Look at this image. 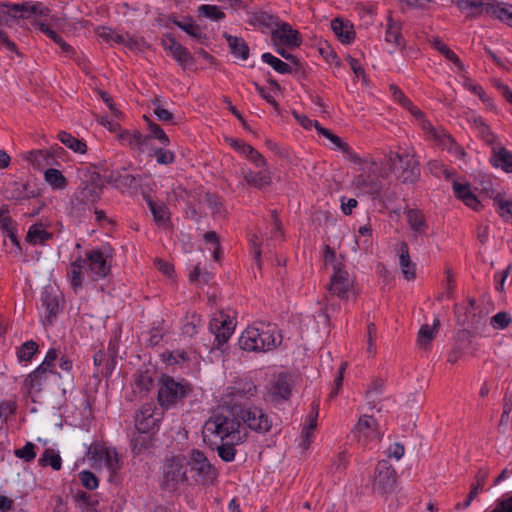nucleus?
Instances as JSON below:
<instances>
[{"instance_id":"nucleus-45","label":"nucleus","mask_w":512,"mask_h":512,"mask_svg":"<svg viewBox=\"0 0 512 512\" xmlns=\"http://www.w3.org/2000/svg\"><path fill=\"white\" fill-rule=\"evenodd\" d=\"M38 464L40 467L50 466L53 470L59 471L62 467V459L59 453L51 448H47L38 459Z\"/></svg>"},{"instance_id":"nucleus-60","label":"nucleus","mask_w":512,"mask_h":512,"mask_svg":"<svg viewBox=\"0 0 512 512\" xmlns=\"http://www.w3.org/2000/svg\"><path fill=\"white\" fill-rule=\"evenodd\" d=\"M118 180H120L118 188H125L128 190L136 191L138 188L141 187L142 177L139 175L134 176L131 174H121L118 177Z\"/></svg>"},{"instance_id":"nucleus-55","label":"nucleus","mask_w":512,"mask_h":512,"mask_svg":"<svg viewBox=\"0 0 512 512\" xmlns=\"http://www.w3.org/2000/svg\"><path fill=\"white\" fill-rule=\"evenodd\" d=\"M253 20L259 26H263L266 28H275L280 21L278 16L265 11L255 13Z\"/></svg>"},{"instance_id":"nucleus-40","label":"nucleus","mask_w":512,"mask_h":512,"mask_svg":"<svg viewBox=\"0 0 512 512\" xmlns=\"http://www.w3.org/2000/svg\"><path fill=\"white\" fill-rule=\"evenodd\" d=\"M153 435L151 433L138 432L131 437V450L133 454L139 455L145 449L152 446Z\"/></svg>"},{"instance_id":"nucleus-61","label":"nucleus","mask_w":512,"mask_h":512,"mask_svg":"<svg viewBox=\"0 0 512 512\" xmlns=\"http://www.w3.org/2000/svg\"><path fill=\"white\" fill-rule=\"evenodd\" d=\"M75 501L81 505H84L89 510L95 511L99 501L98 499L82 490L77 491V493L74 495Z\"/></svg>"},{"instance_id":"nucleus-35","label":"nucleus","mask_w":512,"mask_h":512,"mask_svg":"<svg viewBox=\"0 0 512 512\" xmlns=\"http://www.w3.org/2000/svg\"><path fill=\"white\" fill-rule=\"evenodd\" d=\"M225 38L228 42L231 53L242 60H246L249 57V47L245 40L241 37L232 36L225 34Z\"/></svg>"},{"instance_id":"nucleus-30","label":"nucleus","mask_w":512,"mask_h":512,"mask_svg":"<svg viewBox=\"0 0 512 512\" xmlns=\"http://www.w3.org/2000/svg\"><path fill=\"white\" fill-rule=\"evenodd\" d=\"M384 387L385 380L382 378H375L368 385V388L365 391V398L370 409L375 408L376 405L380 403V396L384 391Z\"/></svg>"},{"instance_id":"nucleus-21","label":"nucleus","mask_w":512,"mask_h":512,"mask_svg":"<svg viewBox=\"0 0 512 512\" xmlns=\"http://www.w3.org/2000/svg\"><path fill=\"white\" fill-rule=\"evenodd\" d=\"M118 139L131 148H137L140 152L144 151V146L150 141V136H144L138 130H124L118 135Z\"/></svg>"},{"instance_id":"nucleus-48","label":"nucleus","mask_w":512,"mask_h":512,"mask_svg":"<svg viewBox=\"0 0 512 512\" xmlns=\"http://www.w3.org/2000/svg\"><path fill=\"white\" fill-rule=\"evenodd\" d=\"M58 138L61 143L76 153L84 154L87 151V145L68 132H60Z\"/></svg>"},{"instance_id":"nucleus-3","label":"nucleus","mask_w":512,"mask_h":512,"mask_svg":"<svg viewBox=\"0 0 512 512\" xmlns=\"http://www.w3.org/2000/svg\"><path fill=\"white\" fill-rule=\"evenodd\" d=\"M397 172V178L404 184H414L420 178V164L414 155L390 152L381 169V176Z\"/></svg>"},{"instance_id":"nucleus-14","label":"nucleus","mask_w":512,"mask_h":512,"mask_svg":"<svg viewBox=\"0 0 512 512\" xmlns=\"http://www.w3.org/2000/svg\"><path fill=\"white\" fill-rule=\"evenodd\" d=\"M271 40L274 43H280L290 48L299 47L302 43V37L298 30L286 22L279 21V24L271 32Z\"/></svg>"},{"instance_id":"nucleus-59","label":"nucleus","mask_w":512,"mask_h":512,"mask_svg":"<svg viewBox=\"0 0 512 512\" xmlns=\"http://www.w3.org/2000/svg\"><path fill=\"white\" fill-rule=\"evenodd\" d=\"M488 476L489 469L479 468L475 475V482L471 484L470 493L477 497V495L483 491Z\"/></svg>"},{"instance_id":"nucleus-42","label":"nucleus","mask_w":512,"mask_h":512,"mask_svg":"<svg viewBox=\"0 0 512 512\" xmlns=\"http://www.w3.org/2000/svg\"><path fill=\"white\" fill-rule=\"evenodd\" d=\"M231 322L218 321L214 319L211 323V330L214 331L215 339L218 342V346L227 342L232 334Z\"/></svg>"},{"instance_id":"nucleus-51","label":"nucleus","mask_w":512,"mask_h":512,"mask_svg":"<svg viewBox=\"0 0 512 512\" xmlns=\"http://www.w3.org/2000/svg\"><path fill=\"white\" fill-rule=\"evenodd\" d=\"M261 59L280 74H290L292 72V68L289 64L275 57L271 53H263Z\"/></svg>"},{"instance_id":"nucleus-27","label":"nucleus","mask_w":512,"mask_h":512,"mask_svg":"<svg viewBox=\"0 0 512 512\" xmlns=\"http://www.w3.org/2000/svg\"><path fill=\"white\" fill-rule=\"evenodd\" d=\"M353 183L357 188L372 195L378 194L382 190L381 181L377 177L371 175L359 174L354 178Z\"/></svg>"},{"instance_id":"nucleus-47","label":"nucleus","mask_w":512,"mask_h":512,"mask_svg":"<svg viewBox=\"0 0 512 512\" xmlns=\"http://www.w3.org/2000/svg\"><path fill=\"white\" fill-rule=\"evenodd\" d=\"M433 47L439 51L447 60L451 61L460 70L464 69V65L460 58L439 38L432 40Z\"/></svg>"},{"instance_id":"nucleus-26","label":"nucleus","mask_w":512,"mask_h":512,"mask_svg":"<svg viewBox=\"0 0 512 512\" xmlns=\"http://www.w3.org/2000/svg\"><path fill=\"white\" fill-rule=\"evenodd\" d=\"M230 389L227 394L230 398L228 403H238L239 398L254 396L257 392V387L252 381H240Z\"/></svg>"},{"instance_id":"nucleus-31","label":"nucleus","mask_w":512,"mask_h":512,"mask_svg":"<svg viewBox=\"0 0 512 512\" xmlns=\"http://www.w3.org/2000/svg\"><path fill=\"white\" fill-rule=\"evenodd\" d=\"M439 326L440 320L435 318L432 326L424 324L420 327L417 338V343L420 348L427 349L429 347L439 330Z\"/></svg>"},{"instance_id":"nucleus-46","label":"nucleus","mask_w":512,"mask_h":512,"mask_svg":"<svg viewBox=\"0 0 512 512\" xmlns=\"http://www.w3.org/2000/svg\"><path fill=\"white\" fill-rule=\"evenodd\" d=\"M407 221L414 232L419 234H424L426 232L428 226L421 211L416 209L408 210Z\"/></svg>"},{"instance_id":"nucleus-57","label":"nucleus","mask_w":512,"mask_h":512,"mask_svg":"<svg viewBox=\"0 0 512 512\" xmlns=\"http://www.w3.org/2000/svg\"><path fill=\"white\" fill-rule=\"evenodd\" d=\"M147 125L148 129L150 130V139L155 138L160 141V143L164 146H167L169 144V138L167 134L164 132V130L155 122L150 120L147 116H143Z\"/></svg>"},{"instance_id":"nucleus-28","label":"nucleus","mask_w":512,"mask_h":512,"mask_svg":"<svg viewBox=\"0 0 512 512\" xmlns=\"http://www.w3.org/2000/svg\"><path fill=\"white\" fill-rule=\"evenodd\" d=\"M331 28L339 40L344 44H350L355 39V32L353 27L348 25L340 18H335L331 21Z\"/></svg>"},{"instance_id":"nucleus-63","label":"nucleus","mask_w":512,"mask_h":512,"mask_svg":"<svg viewBox=\"0 0 512 512\" xmlns=\"http://www.w3.org/2000/svg\"><path fill=\"white\" fill-rule=\"evenodd\" d=\"M512 322V317L508 312L501 311L490 318V325L496 330L507 328Z\"/></svg>"},{"instance_id":"nucleus-20","label":"nucleus","mask_w":512,"mask_h":512,"mask_svg":"<svg viewBox=\"0 0 512 512\" xmlns=\"http://www.w3.org/2000/svg\"><path fill=\"white\" fill-rule=\"evenodd\" d=\"M166 49L170 51L173 58L182 66V68L185 69L187 65L194 63V58L189 50L177 42L175 38H169V45L166 46Z\"/></svg>"},{"instance_id":"nucleus-32","label":"nucleus","mask_w":512,"mask_h":512,"mask_svg":"<svg viewBox=\"0 0 512 512\" xmlns=\"http://www.w3.org/2000/svg\"><path fill=\"white\" fill-rule=\"evenodd\" d=\"M318 412H319V403L318 402H312L311 405V412L308 416V425L304 426L302 430V447L304 449H307L311 443V437L313 434V431L315 430L317 426V418H318Z\"/></svg>"},{"instance_id":"nucleus-22","label":"nucleus","mask_w":512,"mask_h":512,"mask_svg":"<svg viewBox=\"0 0 512 512\" xmlns=\"http://www.w3.org/2000/svg\"><path fill=\"white\" fill-rule=\"evenodd\" d=\"M453 191L455 196L462 200L467 206L474 210H479L481 203L476 195L471 191L469 184H461L456 181L453 182Z\"/></svg>"},{"instance_id":"nucleus-19","label":"nucleus","mask_w":512,"mask_h":512,"mask_svg":"<svg viewBox=\"0 0 512 512\" xmlns=\"http://www.w3.org/2000/svg\"><path fill=\"white\" fill-rule=\"evenodd\" d=\"M385 41L387 43H392L401 49L405 47V39L402 35V23L394 20L391 12H389L387 17Z\"/></svg>"},{"instance_id":"nucleus-6","label":"nucleus","mask_w":512,"mask_h":512,"mask_svg":"<svg viewBox=\"0 0 512 512\" xmlns=\"http://www.w3.org/2000/svg\"><path fill=\"white\" fill-rule=\"evenodd\" d=\"M185 456L189 483L209 485L216 480L217 471L202 451L193 449Z\"/></svg>"},{"instance_id":"nucleus-1","label":"nucleus","mask_w":512,"mask_h":512,"mask_svg":"<svg viewBox=\"0 0 512 512\" xmlns=\"http://www.w3.org/2000/svg\"><path fill=\"white\" fill-rule=\"evenodd\" d=\"M202 436L209 447L217 444V440L233 439L236 443H243L247 432L241 430V421L237 416V403H226L221 411L214 413L206 420Z\"/></svg>"},{"instance_id":"nucleus-5","label":"nucleus","mask_w":512,"mask_h":512,"mask_svg":"<svg viewBox=\"0 0 512 512\" xmlns=\"http://www.w3.org/2000/svg\"><path fill=\"white\" fill-rule=\"evenodd\" d=\"M183 484H189L186 456L176 455L166 459L162 467L161 488L171 492Z\"/></svg>"},{"instance_id":"nucleus-33","label":"nucleus","mask_w":512,"mask_h":512,"mask_svg":"<svg viewBox=\"0 0 512 512\" xmlns=\"http://www.w3.org/2000/svg\"><path fill=\"white\" fill-rule=\"evenodd\" d=\"M143 197L153 215L154 221L157 225L164 226L169 221V212L167 207L164 204L158 205L156 204L152 198L146 194L144 191L142 192Z\"/></svg>"},{"instance_id":"nucleus-62","label":"nucleus","mask_w":512,"mask_h":512,"mask_svg":"<svg viewBox=\"0 0 512 512\" xmlns=\"http://www.w3.org/2000/svg\"><path fill=\"white\" fill-rule=\"evenodd\" d=\"M83 177L84 179H82V183L91 185L92 187L103 191L104 184L102 182L101 175L99 174V172L95 170L85 169L83 170Z\"/></svg>"},{"instance_id":"nucleus-49","label":"nucleus","mask_w":512,"mask_h":512,"mask_svg":"<svg viewBox=\"0 0 512 512\" xmlns=\"http://www.w3.org/2000/svg\"><path fill=\"white\" fill-rule=\"evenodd\" d=\"M45 181L53 189H64L67 186V179L64 177L62 172L58 169L49 168L44 173Z\"/></svg>"},{"instance_id":"nucleus-16","label":"nucleus","mask_w":512,"mask_h":512,"mask_svg":"<svg viewBox=\"0 0 512 512\" xmlns=\"http://www.w3.org/2000/svg\"><path fill=\"white\" fill-rule=\"evenodd\" d=\"M469 348H473L474 351L477 350V347L473 346L471 332L467 329H461L456 333L455 344L447 355V362L452 365L455 364Z\"/></svg>"},{"instance_id":"nucleus-25","label":"nucleus","mask_w":512,"mask_h":512,"mask_svg":"<svg viewBox=\"0 0 512 512\" xmlns=\"http://www.w3.org/2000/svg\"><path fill=\"white\" fill-rule=\"evenodd\" d=\"M490 163L493 167L501 168L506 173H512V152L504 147L493 149Z\"/></svg>"},{"instance_id":"nucleus-64","label":"nucleus","mask_w":512,"mask_h":512,"mask_svg":"<svg viewBox=\"0 0 512 512\" xmlns=\"http://www.w3.org/2000/svg\"><path fill=\"white\" fill-rule=\"evenodd\" d=\"M91 205L88 201H79L77 196L73 195L70 200V213L73 216L81 217L86 211H90Z\"/></svg>"},{"instance_id":"nucleus-54","label":"nucleus","mask_w":512,"mask_h":512,"mask_svg":"<svg viewBox=\"0 0 512 512\" xmlns=\"http://www.w3.org/2000/svg\"><path fill=\"white\" fill-rule=\"evenodd\" d=\"M101 455H104L105 466L111 473H116L120 469L118 453L115 449H101Z\"/></svg>"},{"instance_id":"nucleus-53","label":"nucleus","mask_w":512,"mask_h":512,"mask_svg":"<svg viewBox=\"0 0 512 512\" xmlns=\"http://www.w3.org/2000/svg\"><path fill=\"white\" fill-rule=\"evenodd\" d=\"M49 13L50 9L41 2H24L23 14H20L19 17L28 18L30 15L46 17Z\"/></svg>"},{"instance_id":"nucleus-17","label":"nucleus","mask_w":512,"mask_h":512,"mask_svg":"<svg viewBox=\"0 0 512 512\" xmlns=\"http://www.w3.org/2000/svg\"><path fill=\"white\" fill-rule=\"evenodd\" d=\"M39 189L32 188L29 181L20 183L18 181L10 182L4 189V196L8 200H24L39 196Z\"/></svg>"},{"instance_id":"nucleus-11","label":"nucleus","mask_w":512,"mask_h":512,"mask_svg":"<svg viewBox=\"0 0 512 512\" xmlns=\"http://www.w3.org/2000/svg\"><path fill=\"white\" fill-rule=\"evenodd\" d=\"M351 435L365 446L370 440L380 439L378 423L372 416L363 415L352 428Z\"/></svg>"},{"instance_id":"nucleus-44","label":"nucleus","mask_w":512,"mask_h":512,"mask_svg":"<svg viewBox=\"0 0 512 512\" xmlns=\"http://www.w3.org/2000/svg\"><path fill=\"white\" fill-rule=\"evenodd\" d=\"M101 194L102 190H98L91 185H87L82 182L74 193L79 201H88L91 204H95L100 199Z\"/></svg>"},{"instance_id":"nucleus-29","label":"nucleus","mask_w":512,"mask_h":512,"mask_svg":"<svg viewBox=\"0 0 512 512\" xmlns=\"http://www.w3.org/2000/svg\"><path fill=\"white\" fill-rule=\"evenodd\" d=\"M41 303L45 308L46 320L52 323L59 313V299L58 296L48 290H45L41 295Z\"/></svg>"},{"instance_id":"nucleus-4","label":"nucleus","mask_w":512,"mask_h":512,"mask_svg":"<svg viewBox=\"0 0 512 512\" xmlns=\"http://www.w3.org/2000/svg\"><path fill=\"white\" fill-rule=\"evenodd\" d=\"M193 391V386L187 380H175L169 375L162 374L159 379L157 400L161 408L168 410L184 403V400L191 396Z\"/></svg>"},{"instance_id":"nucleus-39","label":"nucleus","mask_w":512,"mask_h":512,"mask_svg":"<svg viewBox=\"0 0 512 512\" xmlns=\"http://www.w3.org/2000/svg\"><path fill=\"white\" fill-rule=\"evenodd\" d=\"M239 443L234 442L233 439H226L224 441L217 440V444H214L211 449H216L218 456L224 462H231L235 459L236 449L235 446Z\"/></svg>"},{"instance_id":"nucleus-43","label":"nucleus","mask_w":512,"mask_h":512,"mask_svg":"<svg viewBox=\"0 0 512 512\" xmlns=\"http://www.w3.org/2000/svg\"><path fill=\"white\" fill-rule=\"evenodd\" d=\"M243 176L247 184L261 188L271 183V177L267 171L253 172L250 169L243 170Z\"/></svg>"},{"instance_id":"nucleus-7","label":"nucleus","mask_w":512,"mask_h":512,"mask_svg":"<svg viewBox=\"0 0 512 512\" xmlns=\"http://www.w3.org/2000/svg\"><path fill=\"white\" fill-rule=\"evenodd\" d=\"M237 416L242 425H247L251 430L258 433H266L271 429V421L267 414L259 407H242L237 403Z\"/></svg>"},{"instance_id":"nucleus-9","label":"nucleus","mask_w":512,"mask_h":512,"mask_svg":"<svg viewBox=\"0 0 512 512\" xmlns=\"http://www.w3.org/2000/svg\"><path fill=\"white\" fill-rule=\"evenodd\" d=\"M334 272L327 285V290L330 296H337L340 299H347L349 292L353 288V279L350 277L347 270L341 267V264H335Z\"/></svg>"},{"instance_id":"nucleus-34","label":"nucleus","mask_w":512,"mask_h":512,"mask_svg":"<svg viewBox=\"0 0 512 512\" xmlns=\"http://www.w3.org/2000/svg\"><path fill=\"white\" fill-rule=\"evenodd\" d=\"M85 265L86 260L79 256L67 269V276L74 291L82 287V269Z\"/></svg>"},{"instance_id":"nucleus-50","label":"nucleus","mask_w":512,"mask_h":512,"mask_svg":"<svg viewBox=\"0 0 512 512\" xmlns=\"http://www.w3.org/2000/svg\"><path fill=\"white\" fill-rule=\"evenodd\" d=\"M39 350V345L34 340L24 342L17 349V359L20 362H30Z\"/></svg>"},{"instance_id":"nucleus-15","label":"nucleus","mask_w":512,"mask_h":512,"mask_svg":"<svg viewBox=\"0 0 512 512\" xmlns=\"http://www.w3.org/2000/svg\"><path fill=\"white\" fill-rule=\"evenodd\" d=\"M51 375H55V373L41 366H37L24 379L22 389H24L28 395L34 393L38 394L42 392L44 385Z\"/></svg>"},{"instance_id":"nucleus-10","label":"nucleus","mask_w":512,"mask_h":512,"mask_svg":"<svg viewBox=\"0 0 512 512\" xmlns=\"http://www.w3.org/2000/svg\"><path fill=\"white\" fill-rule=\"evenodd\" d=\"M161 413L156 412L152 403L144 404L135 414V428L138 432L155 434L159 429Z\"/></svg>"},{"instance_id":"nucleus-52","label":"nucleus","mask_w":512,"mask_h":512,"mask_svg":"<svg viewBox=\"0 0 512 512\" xmlns=\"http://www.w3.org/2000/svg\"><path fill=\"white\" fill-rule=\"evenodd\" d=\"M493 205L496 207L498 214L512 224V200H505L500 194H497L493 198Z\"/></svg>"},{"instance_id":"nucleus-2","label":"nucleus","mask_w":512,"mask_h":512,"mask_svg":"<svg viewBox=\"0 0 512 512\" xmlns=\"http://www.w3.org/2000/svg\"><path fill=\"white\" fill-rule=\"evenodd\" d=\"M281 339L275 324L259 322L242 332L238 344L245 351L267 352L280 345Z\"/></svg>"},{"instance_id":"nucleus-18","label":"nucleus","mask_w":512,"mask_h":512,"mask_svg":"<svg viewBox=\"0 0 512 512\" xmlns=\"http://www.w3.org/2000/svg\"><path fill=\"white\" fill-rule=\"evenodd\" d=\"M59 367L62 372L56 371L57 376L62 384L59 385L63 394L66 393L67 388L72 389L74 387V376L72 374L73 362L67 355H61L59 358Z\"/></svg>"},{"instance_id":"nucleus-37","label":"nucleus","mask_w":512,"mask_h":512,"mask_svg":"<svg viewBox=\"0 0 512 512\" xmlns=\"http://www.w3.org/2000/svg\"><path fill=\"white\" fill-rule=\"evenodd\" d=\"M485 12L512 27V11L503 7L499 2L486 3Z\"/></svg>"},{"instance_id":"nucleus-23","label":"nucleus","mask_w":512,"mask_h":512,"mask_svg":"<svg viewBox=\"0 0 512 512\" xmlns=\"http://www.w3.org/2000/svg\"><path fill=\"white\" fill-rule=\"evenodd\" d=\"M399 262L404 278L408 281L415 279L416 266L410 259L409 247L406 242H402L399 246Z\"/></svg>"},{"instance_id":"nucleus-38","label":"nucleus","mask_w":512,"mask_h":512,"mask_svg":"<svg viewBox=\"0 0 512 512\" xmlns=\"http://www.w3.org/2000/svg\"><path fill=\"white\" fill-rule=\"evenodd\" d=\"M457 8L464 12L470 10L471 12L467 14V18H476L479 17L483 11H485V3L483 0H452Z\"/></svg>"},{"instance_id":"nucleus-8","label":"nucleus","mask_w":512,"mask_h":512,"mask_svg":"<svg viewBox=\"0 0 512 512\" xmlns=\"http://www.w3.org/2000/svg\"><path fill=\"white\" fill-rule=\"evenodd\" d=\"M294 387V377L281 372L271 380L267 391V399L272 403H281L290 399Z\"/></svg>"},{"instance_id":"nucleus-13","label":"nucleus","mask_w":512,"mask_h":512,"mask_svg":"<svg viewBox=\"0 0 512 512\" xmlns=\"http://www.w3.org/2000/svg\"><path fill=\"white\" fill-rule=\"evenodd\" d=\"M88 264L89 271L92 273L93 280L105 278L111 270V263L107 256L100 249H94L86 253L84 258Z\"/></svg>"},{"instance_id":"nucleus-12","label":"nucleus","mask_w":512,"mask_h":512,"mask_svg":"<svg viewBox=\"0 0 512 512\" xmlns=\"http://www.w3.org/2000/svg\"><path fill=\"white\" fill-rule=\"evenodd\" d=\"M396 484V471L388 460L378 462L375 469L374 487L387 493L393 490Z\"/></svg>"},{"instance_id":"nucleus-24","label":"nucleus","mask_w":512,"mask_h":512,"mask_svg":"<svg viewBox=\"0 0 512 512\" xmlns=\"http://www.w3.org/2000/svg\"><path fill=\"white\" fill-rule=\"evenodd\" d=\"M172 23L200 43L206 42V34L202 32L201 27L194 22L193 18L187 17L183 21L173 18Z\"/></svg>"},{"instance_id":"nucleus-36","label":"nucleus","mask_w":512,"mask_h":512,"mask_svg":"<svg viewBox=\"0 0 512 512\" xmlns=\"http://www.w3.org/2000/svg\"><path fill=\"white\" fill-rule=\"evenodd\" d=\"M53 234L46 231L42 223H35L30 226L26 235V241L30 244H44L48 240L52 239Z\"/></svg>"},{"instance_id":"nucleus-56","label":"nucleus","mask_w":512,"mask_h":512,"mask_svg":"<svg viewBox=\"0 0 512 512\" xmlns=\"http://www.w3.org/2000/svg\"><path fill=\"white\" fill-rule=\"evenodd\" d=\"M197 12L199 16H204L214 21H219L225 18V13L215 5L203 4L198 7Z\"/></svg>"},{"instance_id":"nucleus-41","label":"nucleus","mask_w":512,"mask_h":512,"mask_svg":"<svg viewBox=\"0 0 512 512\" xmlns=\"http://www.w3.org/2000/svg\"><path fill=\"white\" fill-rule=\"evenodd\" d=\"M458 322L470 325L475 331L481 330L486 325V313L480 308L472 311L471 314L464 313V319L461 320L460 315L457 316Z\"/></svg>"},{"instance_id":"nucleus-58","label":"nucleus","mask_w":512,"mask_h":512,"mask_svg":"<svg viewBox=\"0 0 512 512\" xmlns=\"http://www.w3.org/2000/svg\"><path fill=\"white\" fill-rule=\"evenodd\" d=\"M464 87L471 91L472 93L476 94L480 100L489 108L490 110H496V106L494 105L492 99L485 93L483 88L478 85L474 84L472 82H465Z\"/></svg>"}]
</instances>
